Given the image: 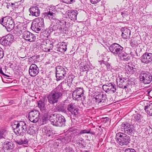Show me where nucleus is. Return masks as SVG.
Segmentation results:
<instances>
[{"mask_svg": "<svg viewBox=\"0 0 152 152\" xmlns=\"http://www.w3.org/2000/svg\"><path fill=\"white\" fill-rule=\"evenodd\" d=\"M68 81L65 80L63 81L55 89L53 90L47 96L48 101L50 104H53L57 103L58 99L62 96L63 94L66 91L64 90L63 88L62 85L69 86L68 81L72 82L74 79L73 76L70 75L68 77Z\"/></svg>", "mask_w": 152, "mask_h": 152, "instance_id": "1", "label": "nucleus"}, {"mask_svg": "<svg viewBox=\"0 0 152 152\" xmlns=\"http://www.w3.org/2000/svg\"><path fill=\"white\" fill-rule=\"evenodd\" d=\"M49 117V120L53 125L58 127L65 126L66 120L64 117L60 114H51Z\"/></svg>", "mask_w": 152, "mask_h": 152, "instance_id": "2", "label": "nucleus"}, {"mask_svg": "<svg viewBox=\"0 0 152 152\" xmlns=\"http://www.w3.org/2000/svg\"><path fill=\"white\" fill-rule=\"evenodd\" d=\"M0 23L4 26L8 32L13 29L15 24L13 19L11 17L6 16L0 20Z\"/></svg>", "mask_w": 152, "mask_h": 152, "instance_id": "3", "label": "nucleus"}, {"mask_svg": "<svg viewBox=\"0 0 152 152\" xmlns=\"http://www.w3.org/2000/svg\"><path fill=\"white\" fill-rule=\"evenodd\" d=\"M115 139L118 143L121 146L127 145L130 141V137L129 136L121 132L116 134Z\"/></svg>", "mask_w": 152, "mask_h": 152, "instance_id": "4", "label": "nucleus"}, {"mask_svg": "<svg viewBox=\"0 0 152 152\" xmlns=\"http://www.w3.org/2000/svg\"><path fill=\"white\" fill-rule=\"evenodd\" d=\"M44 26V19L42 18H38L32 22L31 28L33 30L36 32L43 30Z\"/></svg>", "mask_w": 152, "mask_h": 152, "instance_id": "5", "label": "nucleus"}, {"mask_svg": "<svg viewBox=\"0 0 152 152\" xmlns=\"http://www.w3.org/2000/svg\"><path fill=\"white\" fill-rule=\"evenodd\" d=\"M67 109L71 113V119L73 123H76V119L80 115L79 109L76 108L75 105L72 103L68 105Z\"/></svg>", "mask_w": 152, "mask_h": 152, "instance_id": "6", "label": "nucleus"}, {"mask_svg": "<svg viewBox=\"0 0 152 152\" xmlns=\"http://www.w3.org/2000/svg\"><path fill=\"white\" fill-rule=\"evenodd\" d=\"M23 26L20 27L19 33L23 34V37L25 40L30 42L34 41L36 39V37L34 35L29 31H23V29L24 28Z\"/></svg>", "mask_w": 152, "mask_h": 152, "instance_id": "7", "label": "nucleus"}, {"mask_svg": "<svg viewBox=\"0 0 152 152\" xmlns=\"http://www.w3.org/2000/svg\"><path fill=\"white\" fill-rule=\"evenodd\" d=\"M56 77L57 81L61 80L64 78L66 75L65 69L62 66H58L56 67Z\"/></svg>", "mask_w": 152, "mask_h": 152, "instance_id": "8", "label": "nucleus"}, {"mask_svg": "<svg viewBox=\"0 0 152 152\" xmlns=\"http://www.w3.org/2000/svg\"><path fill=\"white\" fill-rule=\"evenodd\" d=\"M14 37L11 34H8L2 37L0 40L1 44L4 46H10L14 42Z\"/></svg>", "mask_w": 152, "mask_h": 152, "instance_id": "9", "label": "nucleus"}, {"mask_svg": "<svg viewBox=\"0 0 152 152\" xmlns=\"http://www.w3.org/2000/svg\"><path fill=\"white\" fill-rule=\"evenodd\" d=\"M140 79L141 83L148 84L152 81V75L148 72H142L140 77Z\"/></svg>", "mask_w": 152, "mask_h": 152, "instance_id": "10", "label": "nucleus"}, {"mask_svg": "<svg viewBox=\"0 0 152 152\" xmlns=\"http://www.w3.org/2000/svg\"><path fill=\"white\" fill-rule=\"evenodd\" d=\"M109 49L114 55H118L124 48L120 45L116 43H114L109 47Z\"/></svg>", "mask_w": 152, "mask_h": 152, "instance_id": "11", "label": "nucleus"}, {"mask_svg": "<svg viewBox=\"0 0 152 152\" xmlns=\"http://www.w3.org/2000/svg\"><path fill=\"white\" fill-rule=\"evenodd\" d=\"M40 117V113L38 111L36 110H33L29 112L28 118L29 120L34 123L37 122Z\"/></svg>", "mask_w": 152, "mask_h": 152, "instance_id": "12", "label": "nucleus"}, {"mask_svg": "<svg viewBox=\"0 0 152 152\" xmlns=\"http://www.w3.org/2000/svg\"><path fill=\"white\" fill-rule=\"evenodd\" d=\"M102 87L104 91L107 93L111 92L113 93H114L116 90V86L113 83H107L103 85Z\"/></svg>", "mask_w": 152, "mask_h": 152, "instance_id": "13", "label": "nucleus"}, {"mask_svg": "<svg viewBox=\"0 0 152 152\" xmlns=\"http://www.w3.org/2000/svg\"><path fill=\"white\" fill-rule=\"evenodd\" d=\"M84 90L83 88H78L74 91L72 94V97L75 100H78L83 96Z\"/></svg>", "mask_w": 152, "mask_h": 152, "instance_id": "14", "label": "nucleus"}, {"mask_svg": "<svg viewBox=\"0 0 152 152\" xmlns=\"http://www.w3.org/2000/svg\"><path fill=\"white\" fill-rule=\"evenodd\" d=\"M140 60L142 63L148 64L152 61V53L145 52L141 57Z\"/></svg>", "mask_w": 152, "mask_h": 152, "instance_id": "15", "label": "nucleus"}, {"mask_svg": "<svg viewBox=\"0 0 152 152\" xmlns=\"http://www.w3.org/2000/svg\"><path fill=\"white\" fill-rule=\"evenodd\" d=\"M27 125L26 123L23 122L14 132L16 134L22 136L27 130Z\"/></svg>", "mask_w": 152, "mask_h": 152, "instance_id": "16", "label": "nucleus"}, {"mask_svg": "<svg viewBox=\"0 0 152 152\" xmlns=\"http://www.w3.org/2000/svg\"><path fill=\"white\" fill-rule=\"evenodd\" d=\"M39 72V68L36 64H32L30 66L29 69V73L31 77L36 76L38 74Z\"/></svg>", "mask_w": 152, "mask_h": 152, "instance_id": "17", "label": "nucleus"}, {"mask_svg": "<svg viewBox=\"0 0 152 152\" xmlns=\"http://www.w3.org/2000/svg\"><path fill=\"white\" fill-rule=\"evenodd\" d=\"M40 7L38 6H33L29 8V11L32 16L37 17L40 14Z\"/></svg>", "mask_w": 152, "mask_h": 152, "instance_id": "18", "label": "nucleus"}, {"mask_svg": "<svg viewBox=\"0 0 152 152\" xmlns=\"http://www.w3.org/2000/svg\"><path fill=\"white\" fill-rule=\"evenodd\" d=\"M95 99L96 102L99 103H103L105 102L107 97L105 95L102 93H100L96 95Z\"/></svg>", "mask_w": 152, "mask_h": 152, "instance_id": "19", "label": "nucleus"}, {"mask_svg": "<svg viewBox=\"0 0 152 152\" xmlns=\"http://www.w3.org/2000/svg\"><path fill=\"white\" fill-rule=\"evenodd\" d=\"M24 0H21L20 1L17 2H15L13 3H11L12 8L13 7L15 9H19L20 11H23L24 10V6L23 3Z\"/></svg>", "mask_w": 152, "mask_h": 152, "instance_id": "20", "label": "nucleus"}, {"mask_svg": "<svg viewBox=\"0 0 152 152\" xmlns=\"http://www.w3.org/2000/svg\"><path fill=\"white\" fill-rule=\"evenodd\" d=\"M121 30L122 32V36L123 38L127 39L129 38L131 33L130 30L126 27H124L121 28Z\"/></svg>", "mask_w": 152, "mask_h": 152, "instance_id": "21", "label": "nucleus"}, {"mask_svg": "<svg viewBox=\"0 0 152 152\" xmlns=\"http://www.w3.org/2000/svg\"><path fill=\"white\" fill-rule=\"evenodd\" d=\"M78 14V12L76 10H69L67 16L71 20H76Z\"/></svg>", "mask_w": 152, "mask_h": 152, "instance_id": "22", "label": "nucleus"}, {"mask_svg": "<svg viewBox=\"0 0 152 152\" xmlns=\"http://www.w3.org/2000/svg\"><path fill=\"white\" fill-rule=\"evenodd\" d=\"M118 56L120 57L121 59L124 61H128L130 58L129 55L125 51L124 49Z\"/></svg>", "mask_w": 152, "mask_h": 152, "instance_id": "23", "label": "nucleus"}, {"mask_svg": "<svg viewBox=\"0 0 152 152\" xmlns=\"http://www.w3.org/2000/svg\"><path fill=\"white\" fill-rule=\"evenodd\" d=\"M43 43H45L46 44L45 45V44L43 45H42V46L43 48L42 50L44 51L45 52H49L50 50H52L53 48V45L51 42H48L47 43L46 42H44Z\"/></svg>", "mask_w": 152, "mask_h": 152, "instance_id": "24", "label": "nucleus"}, {"mask_svg": "<svg viewBox=\"0 0 152 152\" xmlns=\"http://www.w3.org/2000/svg\"><path fill=\"white\" fill-rule=\"evenodd\" d=\"M125 78H120L119 82L118 84V86L120 88L126 89L127 88L128 83H127V82L126 81Z\"/></svg>", "mask_w": 152, "mask_h": 152, "instance_id": "25", "label": "nucleus"}, {"mask_svg": "<svg viewBox=\"0 0 152 152\" xmlns=\"http://www.w3.org/2000/svg\"><path fill=\"white\" fill-rule=\"evenodd\" d=\"M57 12L56 10H50L49 12L44 13V17L46 18H48L49 19H52L53 17H54L56 15V13Z\"/></svg>", "mask_w": 152, "mask_h": 152, "instance_id": "26", "label": "nucleus"}, {"mask_svg": "<svg viewBox=\"0 0 152 152\" xmlns=\"http://www.w3.org/2000/svg\"><path fill=\"white\" fill-rule=\"evenodd\" d=\"M144 109L146 113L150 116H152V103L149 102L145 107Z\"/></svg>", "mask_w": 152, "mask_h": 152, "instance_id": "27", "label": "nucleus"}, {"mask_svg": "<svg viewBox=\"0 0 152 152\" xmlns=\"http://www.w3.org/2000/svg\"><path fill=\"white\" fill-rule=\"evenodd\" d=\"M67 44L65 42H62L60 44L57 50L61 53H64L66 51Z\"/></svg>", "mask_w": 152, "mask_h": 152, "instance_id": "28", "label": "nucleus"}, {"mask_svg": "<svg viewBox=\"0 0 152 152\" xmlns=\"http://www.w3.org/2000/svg\"><path fill=\"white\" fill-rule=\"evenodd\" d=\"M15 145L11 142L6 141L4 142V147L7 150H12Z\"/></svg>", "mask_w": 152, "mask_h": 152, "instance_id": "29", "label": "nucleus"}, {"mask_svg": "<svg viewBox=\"0 0 152 152\" xmlns=\"http://www.w3.org/2000/svg\"><path fill=\"white\" fill-rule=\"evenodd\" d=\"M134 126L132 125L131 124L129 126L128 128L124 132L125 133L131 135L133 133L134 131Z\"/></svg>", "mask_w": 152, "mask_h": 152, "instance_id": "30", "label": "nucleus"}, {"mask_svg": "<svg viewBox=\"0 0 152 152\" xmlns=\"http://www.w3.org/2000/svg\"><path fill=\"white\" fill-rule=\"evenodd\" d=\"M130 125L131 124L127 122L122 123L121 126V131L124 132Z\"/></svg>", "mask_w": 152, "mask_h": 152, "instance_id": "31", "label": "nucleus"}, {"mask_svg": "<svg viewBox=\"0 0 152 152\" xmlns=\"http://www.w3.org/2000/svg\"><path fill=\"white\" fill-rule=\"evenodd\" d=\"M91 129H85L83 130H81L80 131V133L78 134H77V137H78L80 136V135L82 134H91L93 135H95V133L94 132H91Z\"/></svg>", "mask_w": 152, "mask_h": 152, "instance_id": "32", "label": "nucleus"}, {"mask_svg": "<svg viewBox=\"0 0 152 152\" xmlns=\"http://www.w3.org/2000/svg\"><path fill=\"white\" fill-rule=\"evenodd\" d=\"M15 142L19 145H26L28 143V140L25 138L23 139H20L19 140L15 141Z\"/></svg>", "mask_w": 152, "mask_h": 152, "instance_id": "33", "label": "nucleus"}, {"mask_svg": "<svg viewBox=\"0 0 152 152\" xmlns=\"http://www.w3.org/2000/svg\"><path fill=\"white\" fill-rule=\"evenodd\" d=\"M8 132L6 129H3L0 130V139L4 138Z\"/></svg>", "mask_w": 152, "mask_h": 152, "instance_id": "34", "label": "nucleus"}, {"mask_svg": "<svg viewBox=\"0 0 152 152\" xmlns=\"http://www.w3.org/2000/svg\"><path fill=\"white\" fill-rule=\"evenodd\" d=\"M23 122V121L19 122L17 121H14L13 122L12 125V128H13L14 131L17 128L19 127V126H20Z\"/></svg>", "mask_w": 152, "mask_h": 152, "instance_id": "35", "label": "nucleus"}, {"mask_svg": "<svg viewBox=\"0 0 152 152\" xmlns=\"http://www.w3.org/2000/svg\"><path fill=\"white\" fill-rule=\"evenodd\" d=\"M38 105L41 111H43L45 110L46 107L45 103L42 100H39L38 102Z\"/></svg>", "mask_w": 152, "mask_h": 152, "instance_id": "36", "label": "nucleus"}, {"mask_svg": "<svg viewBox=\"0 0 152 152\" xmlns=\"http://www.w3.org/2000/svg\"><path fill=\"white\" fill-rule=\"evenodd\" d=\"M80 71L83 72L87 71L90 68L88 64H85L83 66H80Z\"/></svg>", "mask_w": 152, "mask_h": 152, "instance_id": "37", "label": "nucleus"}, {"mask_svg": "<svg viewBox=\"0 0 152 152\" xmlns=\"http://www.w3.org/2000/svg\"><path fill=\"white\" fill-rule=\"evenodd\" d=\"M133 65L131 64L127 66L128 71L130 72L131 73H133L136 71V69L133 67Z\"/></svg>", "mask_w": 152, "mask_h": 152, "instance_id": "38", "label": "nucleus"}, {"mask_svg": "<svg viewBox=\"0 0 152 152\" xmlns=\"http://www.w3.org/2000/svg\"><path fill=\"white\" fill-rule=\"evenodd\" d=\"M139 40H131L130 44L131 46L133 48H136L138 47L139 43Z\"/></svg>", "mask_w": 152, "mask_h": 152, "instance_id": "39", "label": "nucleus"}, {"mask_svg": "<svg viewBox=\"0 0 152 152\" xmlns=\"http://www.w3.org/2000/svg\"><path fill=\"white\" fill-rule=\"evenodd\" d=\"M55 21L56 24H58V26H60L61 27V26L64 25L65 23L64 19H62L59 20L58 19H56L55 20Z\"/></svg>", "mask_w": 152, "mask_h": 152, "instance_id": "40", "label": "nucleus"}, {"mask_svg": "<svg viewBox=\"0 0 152 152\" xmlns=\"http://www.w3.org/2000/svg\"><path fill=\"white\" fill-rule=\"evenodd\" d=\"M58 24H56V23L55 25H51L49 28L48 29L50 32L53 31H54L55 32L57 28H58Z\"/></svg>", "mask_w": 152, "mask_h": 152, "instance_id": "41", "label": "nucleus"}, {"mask_svg": "<svg viewBox=\"0 0 152 152\" xmlns=\"http://www.w3.org/2000/svg\"><path fill=\"white\" fill-rule=\"evenodd\" d=\"M71 137L69 136L68 137H65L62 139V142H64L65 144H66L71 141Z\"/></svg>", "mask_w": 152, "mask_h": 152, "instance_id": "42", "label": "nucleus"}, {"mask_svg": "<svg viewBox=\"0 0 152 152\" xmlns=\"http://www.w3.org/2000/svg\"><path fill=\"white\" fill-rule=\"evenodd\" d=\"M63 152H75V151L72 147L67 146L63 150Z\"/></svg>", "mask_w": 152, "mask_h": 152, "instance_id": "43", "label": "nucleus"}, {"mask_svg": "<svg viewBox=\"0 0 152 152\" xmlns=\"http://www.w3.org/2000/svg\"><path fill=\"white\" fill-rule=\"evenodd\" d=\"M102 64L105 65L108 69H110L112 68V67L111 66L110 64L107 62L103 60H102L101 61V64Z\"/></svg>", "mask_w": 152, "mask_h": 152, "instance_id": "44", "label": "nucleus"}, {"mask_svg": "<svg viewBox=\"0 0 152 152\" xmlns=\"http://www.w3.org/2000/svg\"><path fill=\"white\" fill-rule=\"evenodd\" d=\"M66 109L65 106L62 105L59 106L58 107V110L63 113H65L66 112Z\"/></svg>", "mask_w": 152, "mask_h": 152, "instance_id": "45", "label": "nucleus"}, {"mask_svg": "<svg viewBox=\"0 0 152 152\" xmlns=\"http://www.w3.org/2000/svg\"><path fill=\"white\" fill-rule=\"evenodd\" d=\"M27 134L30 135L32 134L34 132V130L30 126L27 127V130L26 131Z\"/></svg>", "mask_w": 152, "mask_h": 152, "instance_id": "46", "label": "nucleus"}, {"mask_svg": "<svg viewBox=\"0 0 152 152\" xmlns=\"http://www.w3.org/2000/svg\"><path fill=\"white\" fill-rule=\"evenodd\" d=\"M58 28H57L55 33H57L58 34H60L61 33L62 31H63V28L60 26H58Z\"/></svg>", "mask_w": 152, "mask_h": 152, "instance_id": "47", "label": "nucleus"}, {"mask_svg": "<svg viewBox=\"0 0 152 152\" xmlns=\"http://www.w3.org/2000/svg\"><path fill=\"white\" fill-rule=\"evenodd\" d=\"M135 119L137 121H139L142 118L141 115L139 114H136L134 115Z\"/></svg>", "mask_w": 152, "mask_h": 152, "instance_id": "48", "label": "nucleus"}, {"mask_svg": "<svg viewBox=\"0 0 152 152\" xmlns=\"http://www.w3.org/2000/svg\"><path fill=\"white\" fill-rule=\"evenodd\" d=\"M50 115H47V117L46 118L45 117H44L42 118V122L43 124H46V122L47 121V120L48 119V118L49 119V117H48V116H50Z\"/></svg>", "mask_w": 152, "mask_h": 152, "instance_id": "49", "label": "nucleus"}, {"mask_svg": "<svg viewBox=\"0 0 152 152\" xmlns=\"http://www.w3.org/2000/svg\"><path fill=\"white\" fill-rule=\"evenodd\" d=\"M4 56V53L3 49L0 47V59L3 58Z\"/></svg>", "mask_w": 152, "mask_h": 152, "instance_id": "50", "label": "nucleus"}, {"mask_svg": "<svg viewBox=\"0 0 152 152\" xmlns=\"http://www.w3.org/2000/svg\"><path fill=\"white\" fill-rule=\"evenodd\" d=\"M60 1L67 4H71L73 2V0H60Z\"/></svg>", "mask_w": 152, "mask_h": 152, "instance_id": "51", "label": "nucleus"}, {"mask_svg": "<svg viewBox=\"0 0 152 152\" xmlns=\"http://www.w3.org/2000/svg\"><path fill=\"white\" fill-rule=\"evenodd\" d=\"M124 152H137L135 150L132 148H128L125 150Z\"/></svg>", "mask_w": 152, "mask_h": 152, "instance_id": "52", "label": "nucleus"}, {"mask_svg": "<svg viewBox=\"0 0 152 152\" xmlns=\"http://www.w3.org/2000/svg\"><path fill=\"white\" fill-rule=\"evenodd\" d=\"M69 20L67 18L64 19V25L65 26H69L70 25V23L68 22Z\"/></svg>", "mask_w": 152, "mask_h": 152, "instance_id": "53", "label": "nucleus"}, {"mask_svg": "<svg viewBox=\"0 0 152 152\" xmlns=\"http://www.w3.org/2000/svg\"><path fill=\"white\" fill-rule=\"evenodd\" d=\"M101 0H90L91 2L93 4H95L99 2Z\"/></svg>", "mask_w": 152, "mask_h": 152, "instance_id": "54", "label": "nucleus"}, {"mask_svg": "<svg viewBox=\"0 0 152 152\" xmlns=\"http://www.w3.org/2000/svg\"><path fill=\"white\" fill-rule=\"evenodd\" d=\"M80 141L81 142H78V145H81V146H83L82 144L81 143L83 141V139L82 138H81L80 139Z\"/></svg>", "mask_w": 152, "mask_h": 152, "instance_id": "55", "label": "nucleus"}, {"mask_svg": "<svg viewBox=\"0 0 152 152\" xmlns=\"http://www.w3.org/2000/svg\"><path fill=\"white\" fill-rule=\"evenodd\" d=\"M11 3H9L8 4H7V8H9L10 7H12V5H11Z\"/></svg>", "mask_w": 152, "mask_h": 152, "instance_id": "56", "label": "nucleus"}, {"mask_svg": "<svg viewBox=\"0 0 152 152\" xmlns=\"http://www.w3.org/2000/svg\"><path fill=\"white\" fill-rule=\"evenodd\" d=\"M51 131H51L50 130H49L48 131H47V135H48L49 137L50 136V134H51Z\"/></svg>", "mask_w": 152, "mask_h": 152, "instance_id": "57", "label": "nucleus"}, {"mask_svg": "<svg viewBox=\"0 0 152 152\" xmlns=\"http://www.w3.org/2000/svg\"><path fill=\"white\" fill-rule=\"evenodd\" d=\"M127 14L124 12H121V15L123 17H124Z\"/></svg>", "mask_w": 152, "mask_h": 152, "instance_id": "58", "label": "nucleus"}, {"mask_svg": "<svg viewBox=\"0 0 152 152\" xmlns=\"http://www.w3.org/2000/svg\"><path fill=\"white\" fill-rule=\"evenodd\" d=\"M0 73L3 75H4V73L3 72L1 69H0Z\"/></svg>", "mask_w": 152, "mask_h": 152, "instance_id": "59", "label": "nucleus"}, {"mask_svg": "<svg viewBox=\"0 0 152 152\" xmlns=\"http://www.w3.org/2000/svg\"><path fill=\"white\" fill-rule=\"evenodd\" d=\"M152 91L151 90H150V89H148L147 90V91L148 92V94H149L150 93H151Z\"/></svg>", "mask_w": 152, "mask_h": 152, "instance_id": "60", "label": "nucleus"}, {"mask_svg": "<svg viewBox=\"0 0 152 152\" xmlns=\"http://www.w3.org/2000/svg\"><path fill=\"white\" fill-rule=\"evenodd\" d=\"M4 75V76H6V77H10L9 76V75H6V74H4V75Z\"/></svg>", "mask_w": 152, "mask_h": 152, "instance_id": "61", "label": "nucleus"}, {"mask_svg": "<svg viewBox=\"0 0 152 152\" xmlns=\"http://www.w3.org/2000/svg\"><path fill=\"white\" fill-rule=\"evenodd\" d=\"M83 152H89V151H84Z\"/></svg>", "mask_w": 152, "mask_h": 152, "instance_id": "62", "label": "nucleus"}, {"mask_svg": "<svg viewBox=\"0 0 152 152\" xmlns=\"http://www.w3.org/2000/svg\"><path fill=\"white\" fill-rule=\"evenodd\" d=\"M61 5H60V4H58V6L59 7H60V6H61Z\"/></svg>", "mask_w": 152, "mask_h": 152, "instance_id": "63", "label": "nucleus"}, {"mask_svg": "<svg viewBox=\"0 0 152 152\" xmlns=\"http://www.w3.org/2000/svg\"><path fill=\"white\" fill-rule=\"evenodd\" d=\"M106 120H108H108H108V118H107Z\"/></svg>", "mask_w": 152, "mask_h": 152, "instance_id": "64", "label": "nucleus"}]
</instances>
